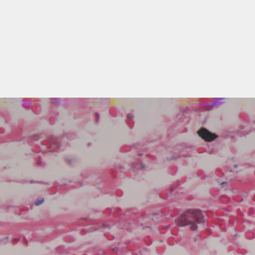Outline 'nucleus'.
Returning <instances> with one entry per match:
<instances>
[{
  "label": "nucleus",
  "instance_id": "20e7f679",
  "mask_svg": "<svg viewBox=\"0 0 255 255\" xmlns=\"http://www.w3.org/2000/svg\"><path fill=\"white\" fill-rule=\"evenodd\" d=\"M237 167V165H235V167L236 168Z\"/></svg>",
  "mask_w": 255,
  "mask_h": 255
},
{
  "label": "nucleus",
  "instance_id": "7ed1b4c3",
  "mask_svg": "<svg viewBox=\"0 0 255 255\" xmlns=\"http://www.w3.org/2000/svg\"><path fill=\"white\" fill-rule=\"evenodd\" d=\"M44 198H42L40 200H37L36 201H35V204L36 205H39L40 204H41L42 203H43V202H44Z\"/></svg>",
  "mask_w": 255,
  "mask_h": 255
},
{
  "label": "nucleus",
  "instance_id": "f257e3e1",
  "mask_svg": "<svg viewBox=\"0 0 255 255\" xmlns=\"http://www.w3.org/2000/svg\"><path fill=\"white\" fill-rule=\"evenodd\" d=\"M203 222V216L198 210H190L181 215L176 222L178 226H185L189 225L192 230L197 228L198 224Z\"/></svg>",
  "mask_w": 255,
  "mask_h": 255
},
{
  "label": "nucleus",
  "instance_id": "f03ea898",
  "mask_svg": "<svg viewBox=\"0 0 255 255\" xmlns=\"http://www.w3.org/2000/svg\"><path fill=\"white\" fill-rule=\"evenodd\" d=\"M198 135L207 141H211L214 140L217 136L205 128H202L198 131Z\"/></svg>",
  "mask_w": 255,
  "mask_h": 255
}]
</instances>
